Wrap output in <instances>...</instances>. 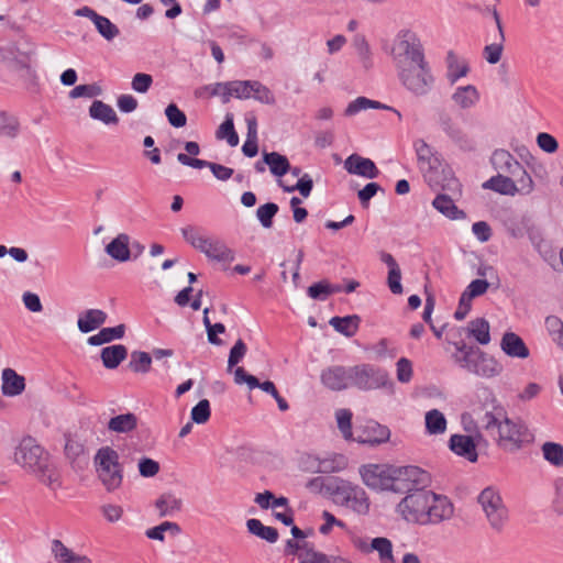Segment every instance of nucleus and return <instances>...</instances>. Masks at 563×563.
Masks as SVG:
<instances>
[{
	"mask_svg": "<svg viewBox=\"0 0 563 563\" xmlns=\"http://www.w3.org/2000/svg\"><path fill=\"white\" fill-rule=\"evenodd\" d=\"M407 478L399 479L397 493L405 494L396 506L397 515L407 523L421 527L438 526L454 517L452 500L437 494L428 486L431 476L428 472L413 465L402 472Z\"/></svg>",
	"mask_w": 563,
	"mask_h": 563,
	"instance_id": "obj_1",
	"label": "nucleus"
},
{
	"mask_svg": "<svg viewBox=\"0 0 563 563\" xmlns=\"http://www.w3.org/2000/svg\"><path fill=\"white\" fill-rule=\"evenodd\" d=\"M490 162L497 175L483 184L489 189L504 196L530 195L534 190V181L526 168L514 155L503 148L494 151Z\"/></svg>",
	"mask_w": 563,
	"mask_h": 563,
	"instance_id": "obj_2",
	"label": "nucleus"
},
{
	"mask_svg": "<svg viewBox=\"0 0 563 563\" xmlns=\"http://www.w3.org/2000/svg\"><path fill=\"white\" fill-rule=\"evenodd\" d=\"M13 462L51 490L62 486V474L56 461L32 437H24L15 446Z\"/></svg>",
	"mask_w": 563,
	"mask_h": 563,
	"instance_id": "obj_3",
	"label": "nucleus"
},
{
	"mask_svg": "<svg viewBox=\"0 0 563 563\" xmlns=\"http://www.w3.org/2000/svg\"><path fill=\"white\" fill-rule=\"evenodd\" d=\"M481 424L504 450L514 451L521 448L526 427L509 419L501 406H495L492 411H486L481 418Z\"/></svg>",
	"mask_w": 563,
	"mask_h": 563,
	"instance_id": "obj_4",
	"label": "nucleus"
},
{
	"mask_svg": "<svg viewBox=\"0 0 563 563\" xmlns=\"http://www.w3.org/2000/svg\"><path fill=\"white\" fill-rule=\"evenodd\" d=\"M396 71L401 86L413 97H427L434 88L435 77L427 58Z\"/></svg>",
	"mask_w": 563,
	"mask_h": 563,
	"instance_id": "obj_5",
	"label": "nucleus"
},
{
	"mask_svg": "<svg viewBox=\"0 0 563 563\" xmlns=\"http://www.w3.org/2000/svg\"><path fill=\"white\" fill-rule=\"evenodd\" d=\"M390 55L396 70L426 59L423 46L410 30H401L393 41Z\"/></svg>",
	"mask_w": 563,
	"mask_h": 563,
	"instance_id": "obj_6",
	"label": "nucleus"
},
{
	"mask_svg": "<svg viewBox=\"0 0 563 563\" xmlns=\"http://www.w3.org/2000/svg\"><path fill=\"white\" fill-rule=\"evenodd\" d=\"M96 471L108 492L118 489L123 479L119 453L111 446L100 448L93 457Z\"/></svg>",
	"mask_w": 563,
	"mask_h": 563,
	"instance_id": "obj_7",
	"label": "nucleus"
},
{
	"mask_svg": "<svg viewBox=\"0 0 563 563\" xmlns=\"http://www.w3.org/2000/svg\"><path fill=\"white\" fill-rule=\"evenodd\" d=\"M405 470H408V466L389 467L386 465L367 464L360 467V475L363 483L372 489L397 493V486L400 484L399 479L407 478L402 474Z\"/></svg>",
	"mask_w": 563,
	"mask_h": 563,
	"instance_id": "obj_8",
	"label": "nucleus"
},
{
	"mask_svg": "<svg viewBox=\"0 0 563 563\" xmlns=\"http://www.w3.org/2000/svg\"><path fill=\"white\" fill-rule=\"evenodd\" d=\"M477 503L489 527L496 532H501L508 522L509 511L499 490L493 486L484 488L477 497Z\"/></svg>",
	"mask_w": 563,
	"mask_h": 563,
	"instance_id": "obj_9",
	"label": "nucleus"
},
{
	"mask_svg": "<svg viewBox=\"0 0 563 563\" xmlns=\"http://www.w3.org/2000/svg\"><path fill=\"white\" fill-rule=\"evenodd\" d=\"M353 387L360 390L393 388L394 383L386 369L363 363L352 366Z\"/></svg>",
	"mask_w": 563,
	"mask_h": 563,
	"instance_id": "obj_10",
	"label": "nucleus"
},
{
	"mask_svg": "<svg viewBox=\"0 0 563 563\" xmlns=\"http://www.w3.org/2000/svg\"><path fill=\"white\" fill-rule=\"evenodd\" d=\"M418 166L429 186L438 184V172L441 168V157L424 140L413 143Z\"/></svg>",
	"mask_w": 563,
	"mask_h": 563,
	"instance_id": "obj_11",
	"label": "nucleus"
},
{
	"mask_svg": "<svg viewBox=\"0 0 563 563\" xmlns=\"http://www.w3.org/2000/svg\"><path fill=\"white\" fill-rule=\"evenodd\" d=\"M334 493L340 496L342 503L353 511L360 515L368 512L369 501L362 487L342 481L336 485Z\"/></svg>",
	"mask_w": 563,
	"mask_h": 563,
	"instance_id": "obj_12",
	"label": "nucleus"
},
{
	"mask_svg": "<svg viewBox=\"0 0 563 563\" xmlns=\"http://www.w3.org/2000/svg\"><path fill=\"white\" fill-rule=\"evenodd\" d=\"M320 379L324 387L333 391H341L353 387L352 366H329L321 372Z\"/></svg>",
	"mask_w": 563,
	"mask_h": 563,
	"instance_id": "obj_13",
	"label": "nucleus"
},
{
	"mask_svg": "<svg viewBox=\"0 0 563 563\" xmlns=\"http://www.w3.org/2000/svg\"><path fill=\"white\" fill-rule=\"evenodd\" d=\"M439 123L442 131L462 150L471 151L474 148L473 141L463 131V129L453 120L449 113H441Z\"/></svg>",
	"mask_w": 563,
	"mask_h": 563,
	"instance_id": "obj_14",
	"label": "nucleus"
},
{
	"mask_svg": "<svg viewBox=\"0 0 563 563\" xmlns=\"http://www.w3.org/2000/svg\"><path fill=\"white\" fill-rule=\"evenodd\" d=\"M344 169L351 175L362 176L373 179L379 174L378 168L371 158L363 157L358 154H351L344 161Z\"/></svg>",
	"mask_w": 563,
	"mask_h": 563,
	"instance_id": "obj_15",
	"label": "nucleus"
},
{
	"mask_svg": "<svg viewBox=\"0 0 563 563\" xmlns=\"http://www.w3.org/2000/svg\"><path fill=\"white\" fill-rule=\"evenodd\" d=\"M344 466L343 456L333 460H320L313 455H306L301 459V467L309 473H332L342 470Z\"/></svg>",
	"mask_w": 563,
	"mask_h": 563,
	"instance_id": "obj_16",
	"label": "nucleus"
},
{
	"mask_svg": "<svg viewBox=\"0 0 563 563\" xmlns=\"http://www.w3.org/2000/svg\"><path fill=\"white\" fill-rule=\"evenodd\" d=\"M503 365L492 355L479 351L470 373L484 378H493L501 374Z\"/></svg>",
	"mask_w": 563,
	"mask_h": 563,
	"instance_id": "obj_17",
	"label": "nucleus"
},
{
	"mask_svg": "<svg viewBox=\"0 0 563 563\" xmlns=\"http://www.w3.org/2000/svg\"><path fill=\"white\" fill-rule=\"evenodd\" d=\"M390 431L387 427L376 421H367L361 433L357 434V442L368 444H379L389 440Z\"/></svg>",
	"mask_w": 563,
	"mask_h": 563,
	"instance_id": "obj_18",
	"label": "nucleus"
},
{
	"mask_svg": "<svg viewBox=\"0 0 563 563\" xmlns=\"http://www.w3.org/2000/svg\"><path fill=\"white\" fill-rule=\"evenodd\" d=\"M500 347L503 352L516 358H528L530 355L529 349L527 347L523 340L515 332H506L500 341Z\"/></svg>",
	"mask_w": 563,
	"mask_h": 563,
	"instance_id": "obj_19",
	"label": "nucleus"
},
{
	"mask_svg": "<svg viewBox=\"0 0 563 563\" xmlns=\"http://www.w3.org/2000/svg\"><path fill=\"white\" fill-rule=\"evenodd\" d=\"M450 449L472 463L477 461L476 445L471 435L453 434L450 438Z\"/></svg>",
	"mask_w": 563,
	"mask_h": 563,
	"instance_id": "obj_20",
	"label": "nucleus"
},
{
	"mask_svg": "<svg viewBox=\"0 0 563 563\" xmlns=\"http://www.w3.org/2000/svg\"><path fill=\"white\" fill-rule=\"evenodd\" d=\"M2 385L1 391L4 396L15 397L21 395L25 389V378L19 375L12 368H4L2 371Z\"/></svg>",
	"mask_w": 563,
	"mask_h": 563,
	"instance_id": "obj_21",
	"label": "nucleus"
},
{
	"mask_svg": "<svg viewBox=\"0 0 563 563\" xmlns=\"http://www.w3.org/2000/svg\"><path fill=\"white\" fill-rule=\"evenodd\" d=\"M445 64L448 69L446 79L451 85H454L470 73L468 63L464 58L459 57L453 51L448 52Z\"/></svg>",
	"mask_w": 563,
	"mask_h": 563,
	"instance_id": "obj_22",
	"label": "nucleus"
},
{
	"mask_svg": "<svg viewBox=\"0 0 563 563\" xmlns=\"http://www.w3.org/2000/svg\"><path fill=\"white\" fill-rule=\"evenodd\" d=\"M234 382L238 385L246 384L250 389L260 388L272 397L277 396V388L271 380L260 383L258 379L245 372L243 367H236L234 371Z\"/></svg>",
	"mask_w": 563,
	"mask_h": 563,
	"instance_id": "obj_23",
	"label": "nucleus"
},
{
	"mask_svg": "<svg viewBox=\"0 0 563 563\" xmlns=\"http://www.w3.org/2000/svg\"><path fill=\"white\" fill-rule=\"evenodd\" d=\"M202 253L209 260L221 263H231L235 258L234 252L219 239H210Z\"/></svg>",
	"mask_w": 563,
	"mask_h": 563,
	"instance_id": "obj_24",
	"label": "nucleus"
},
{
	"mask_svg": "<svg viewBox=\"0 0 563 563\" xmlns=\"http://www.w3.org/2000/svg\"><path fill=\"white\" fill-rule=\"evenodd\" d=\"M456 197L449 195V194H439L432 201V206L443 216H445L449 219L457 220V219H464L465 213L464 211L460 210L454 199Z\"/></svg>",
	"mask_w": 563,
	"mask_h": 563,
	"instance_id": "obj_25",
	"label": "nucleus"
},
{
	"mask_svg": "<svg viewBox=\"0 0 563 563\" xmlns=\"http://www.w3.org/2000/svg\"><path fill=\"white\" fill-rule=\"evenodd\" d=\"M129 244L130 236L125 233H120L106 246L104 251L111 258L123 263L129 261L131 257Z\"/></svg>",
	"mask_w": 563,
	"mask_h": 563,
	"instance_id": "obj_26",
	"label": "nucleus"
},
{
	"mask_svg": "<svg viewBox=\"0 0 563 563\" xmlns=\"http://www.w3.org/2000/svg\"><path fill=\"white\" fill-rule=\"evenodd\" d=\"M367 109H383V110H389L396 113V117H398L399 120H401L402 115L401 113L387 104L380 103L375 100H371L366 97H357L355 100L350 102L344 111L345 115L351 117L355 115L360 111L367 110Z\"/></svg>",
	"mask_w": 563,
	"mask_h": 563,
	"instance_id": "obj_27",
	"label": "nucleus"
},
{
	"mask_svg": "<svg viewBox=\"0 0 563 563\" xmlns=\"http://www.w3.org/2000/svg\"><path fill=\"white\" fill-rule=\"evenodd\" d=\"M455 353L452 355L454 362L463 369L470 373L473 364L475 362L476 356L478 355L481 349L475 346H470L464 342L454 343Z\"/></svg>",
	"mask_w": 563,
	"mask_h": 563,
	"instance_id": "obj_28",
	"label": "nucleus"
},
{
	"mask_svg": "<svg viewBox=\"0 0 563 563\" xmlns=\"http://www.w3.org/2000/svg\"><path fill=\"white\" fill-rule=\"evenodd\" d=\"M107 320V313L100 309H89L78 318L77 325L82 333H89Z\"/></svg>",
	"mask_w": 563,
	"mask_h": 563,
	"instance_id": "obj_29",
	"label": "nucleus"
},
{
	"mask_svg": "<svg viewBox=\"0 0 563 563\" xmlns=\"http://www.w3.org/2000/svg\"><path fill=\"white\" fill-rule=\"evenodd\" d=\"M137 417L133 412L121 413L112 417L107 424L110 432L129 433L136 429Z\"/></svg>",
	"mask_w": 563,
	"mask_h": 563,
	"instance_id": "obj_30",
	"label": "nucleus"
},
{
	"mask_svg": "<svg viewBox=\"0 0 563 563\" xmlns=\"http://www.w3.org/2000/svg\"><path fill=\"white\" fill-rule=\"evenodd\" d=\"M452 100L461 109H470L479 100V92L473 85L457 87L452 95Z\"/></svg>",
	"mask_w": 563,
	"mask_h": 563,
	"instance_id": "obj_31",
	"label": "nucleus"
},
{
	"mask_svg": "<svg viewBox=\"0 0 563 563\" xmlns=\"http://www.w3.org/2000/svg\"><path fill=\"white\" fill-rule=\"evenodd\" d=\"M21 132V123L15 114L0 111V137L15 140Z\"/></svg>",
	"mask_w": 563,
	"mask_h": 563,
	"instance_id": "obj_32",
	"label": "nucleus"
},
{
	"mask_svg": "<svg viewBox=\"0 0 563 563\" xmlns=\"http://www.w3.org/2000/svg\"><path fill=\"white\" fill-rule=\"evenodd\" d=\"M52 552L59 563H91L86 555H78L68 549L60 540H53Z\"/></svg>",
	"mask_w": 563,
	"mask_h": 563,
	"instance_id": "obj_33",
	"label": "nucleus"
},
{
	"mask_svg": "<svg viewBox=\"0 0 563 563\" xmlns=\"http://www.w3.org/2000/svg\"><path fill=\"white\" fill-rule=\"evenodd\" d=\"M89 115L93 120L101 121L104 124H117L119 118L111 106L101 101L95 100L89 107Z\"/></svg>",
	"mask_w": 563,
	"mask_h": 563,
	"instance_id": "obj_34",
	"label": "nucleus"
},
{
	"mask_svg": "<svg viewBox=\"0 0 563 563\" xmlns=\"http://www.w3.org/2000/svg\"><path fill=\"white\" fill-rule=\"evenodd\" d=\"M263 162L269 167V172L275 177H283L290 170V163L285 155L278 152L263 154Z\"/></svg>",
	"mask_w": 563,
	"mask_h": 563,
	"instance_id": "obj_35",
	"label": "nucleus"
},
{
	"mask_svg": "<svg viewBox=\"0 0 563 563\" xmlns=\"http://www.w3.org/2000/svg\"><path fill=\"white\" fill-rule=\"evenodd\" d=\"M155 507L159 517H168L181 509L183 500L173 493H164L156 499Z\"/></svg>",
	"mask_w": 563,
	"mask_h": 563,
	"instance_id": "obj_36",
	"label": "nucleus"
},
{
	"mask_svg": "<svg viewBox=\"0 0 563 563\" xmlns=\"http://www.w3.org/2000/svg\"><path fill=\"white\" fill-rule=\"evenodd\" d=\"M128 350L122 344L111 345L101 350V360L106 368H117L125 360Z\"/></svg>",
	"mask_w": 563,
	"mask_h": 563,
	"instance_id": "obj_37",
	"label": "nucleus"
},
{
	"mask_svg": "<svg viewBox=\"0 0 563 563\" xmlns=\"http://www.w3.org/2000/svg\"><path fill=\"white\" fill-rule=\"evenodd\" d=\"M329 323L336 332L345 335L346 338H351L358 330L360 317L356 314L333 317L330 319Z\"/></svg>",
	"mask_w": 563,
	"mask_h": 563,
	"instance_id": "obj_38",
	"label": "nucleus"
},
{
	"mask_svg": "<svg viewBox=\"0 0 563 563\" xmlns=\"http://www.w3.org/2000/svg\"><path fill=\"white\" fill-rule=\"evenodd\" d=\"M424 423L427 433L431 435L443 434L446 431V418L438 409H431L426 413Z\"/></svg>",
	"mask_w": 563,
	"mask_h": 563,
	"instance_id": "obj_39",
	"label": "nucleus"
},
{
	"mask_svg": "<svg viewBox=\"0 0 563 563\" xmlns=\"http://www.w3.org/2000/svg\"><path fill=\"white\" fill-rule=\"evenodd\" d=\"M124 324H119L113 328H103L99 333L88 338V344L93 346L102 345L113 340L121 339L124 335Z\"/></svg>",
	"mask_w": 563,
	"mask_h": 563,
	"instance_id": "obj_40",
	"label": "nucleus"
},
{
	"mask_svg": "<svg viewBox=\"0 0 563 563\" xmlns=\"http://www.w3.org/2000/svg\"><path fill=\"white\" fill-rule=\"evenodd\" d=\"M246 527L250 533L266 540L267 542L274 543L278 539L277 529L268 526H264L258 519H249Z\"/></svg>",
	"mask_w": 563,
	"mask_h": 563,
	"instance_id": "obj_41",
	"label": "nucleus"
},
{
	"mask_svg": "<svg viewBox=\"0 0 563 563\" xmlns=\"http://www.w3.org/2000/svg\"><path fill=\"white\" fill-rule=\"evenodd\" d=\"M468 333L482 345L490 342L489 323L484 318L472 320L468 324Z\"/></svg>",
	"mask_w": 563,
	"mask_h": 563,
	"instance_id": "obj_42",
	"label": "nucleus"
},
{
	"mask_svg": "<svg viewBox=\"0 0 563 563\" xmlns=\"http://www.w3.org/2000/svg\"><path fill=\"white\" fill-rule=\"evenodd\" d=\"M438 181L432 187H441L442 190L454 197L462 195L461 184L451 169H442V178L438 177Z\"/></svg>",
	"mask_w": 563,
	"mask_h": 563,
	"instance_id": "obj_43",
	"label": "nucleus"
},
{
	"mask_svg": "<svg viewBox=\"0 0 563 563\" xmlns=\"http://www.w3.org/2000/svg\"><path fill=\"white\" fill-rule=\"evenodd\" d=\"M371 551H377L380 563H395L393 543L384 537L374 538L371 542Z\"/></svg>",
	"mask_w": 563,
	"mask_h": 563,
	"instance_id": "obj_44",
	"label": "nucleus"
},
{
	"mask_svg": "<svg viewBox=\"0 0 563 563\" xmlns=\"http://www.w3.org/2000/svg\"><path fill=\"white\" fill-rule=\"evenodd\" d=\"M252 80H232L229 81V91L225 92L224 103H228L231 97L238 99H250Z\"/></svg>",
	"mask_w": 563,
	"mask_h": 563,
	"instance_id": "obj_45",
	"label": "nucleus"
},
{
	"mask_svg": "<svg viewBox=\"0 0 563 563\" xmlns=\"http://www.w3.org/2000/svg\"><path fill=\"white\" fill-rule=\"evenodd\" d=\"M352 45L355 48L356 54L361 63L363 64L364 68L368 69L369 67H372V52L365 35H354Z\"/></svg>",
	"mask_w": 563,
	"mask_h": 563,
	"instance_id": "obj_46",
	"label": "nucleus"
},
{
	"mask_svg": "<svg viewBox=\"0 0 563 563\" xmlns=\"http://www.w3.org/2000/svg\"><path fill=\"white\" fill-rule=\"evenodd\" d=\"M541 450L545 461L556 467L563 466L562 444L555 442H544Z\"/></svg>",
	"mask_w": 563,
	"mask_h": 563,
	"instance_id": "obj_47",
	"label": "nucleus"
},
{
	"mask_svg": "<svg viewBox=\"0 0 563 563\" xmlns=\"http://www.w3.org/2000/svg\"><path fill=\"white\" fill-rule=\"evenodd\" d=\"M152 365L151 354L142 351H133L131 353V360L129 367L134 373L146 374L150 372Z\"/></svg>",
	"mask_w": 563,
	"mask_h": 563,
	"instance_id": "obj_48",
	"label": "nucleus"
},
{
	"mask_svg": "<svg viewBox=\"0 0 563 563\" xmlns=\"http://www.w3.org/2000/svg\"><path fill=\"white\" fill-rule=\"evenodd\" d=\"M251 98L263 104L273 106L276 103L273 91L258 80H252Z\"/></svg>",
	"mask_w": 563,
	"mask_h": 563,
	"instance_id": "obj_49",
	"label": "nucleus"
},
{
	"mask_svg": "<svg viewBox=\"0 0 563 563\" xmlns=\"http://www.w3.org/2000/svg\"><path fill=\"white\" fill-rule=\"evenodd\" d=\"M279 208L275 202H267L260 206L256 210V217L265 229L273 227V219L277 214Z\"/></svg>",
	"mask_w": 563,
	"mask_h": 563,
	"instance_id": "obj_50",
	"label": "nucleus"
},
{
	"mask_svg": "<svg viewBox=\"0 0 563 563\" xmlns=\"http://www.w3.org/2000/svg\"><path fill=\"white\" fill-rule=\"evenodd\" d=\"M93 24L98 33L107 41H112L120 34L119 27L103 15H99Z\"/></svg>",
	"mask_w": 563,
	"mask_h": 563,
	"instance_id": "obj_51",
	"label": "nucleus"
},
{
	"mask_svg": "<svg viewBox=\"0 0 563 563\" xmlns=\"http://www.w3.org/2000/svg\"><path fill=\"white\" fill-rule=\"evenodd\" d=\"M505 35L503 37L496 36V41L492 44H488L483 49L484 58L489 64H497L503 55L504 51V43H505Z\"/></svg>",
	"mask_w": 563,
	"mask_h": 563,
	"instance_id": "obj_52",
	"label": "nucleus"
},
{
	"mask_svg": "<svg viewBox=\"0 0 563 563\" xmlns=\"http://www.w3.org/2000/svg\"><path fill=\"white\" fill-rule=\"evenodd\" d=\"M336 423L345 440H352V412L349 409H339L335 412Z\"/></svg>",
	"mask_w": 563,
	"mask_h": 563,
	"instance_id": "obj_53",
	"label": "nucleus"
},
{
	"mask_svg": "<svg viewBox=\"0 0 563 563\" xmlns=\"http://www.w3.org/2000/svg\"><path fill=\"white\" fill-rule=\"evenodd\" d=\"M279 186L284 189L286 192H292L295 190H298L300 195L305 198H307L312 190L313 181L310 175L303 174L296 185L294 186H284L282 180L278 181Z\"/></svg>",
	"mask_w": 563,
	"mask_h": 563,
	"instance_id": "obj_54",
	"label": "nucleus"
},
{
	"mask_svg": "<svg viewBox=\"0 0 563 563\" xmlns=\"http://www.w3.org/2000/svg\"><path fill=\"white\" fill-rule=\"evenodd\" d=\"M210 404L207 399H201L192 409H191V421L198 424L206 423L210 418Z\"/></svg>",
	"mask_w": 563,
	"mask_h": 563,
	"instance_id": "obj_55",
	"label": "nucleus"
},
{
	"mask_svg": "<svg viewBox=\"0 0 563 563\" xmlns=\"http://www.w3.org/2000/svg\"><path fill=\"white\" fill-rule=\"evenodd\" d=\"M165 115L174 128H183L187 123L186 114L175 104L170 103L165 109Z\"/></svg>",
	"mask_w": 563,
	"mask_h": 563,
	"instance_id": "obj_56",
	"label": "nucleus"
},
{
	"mask_svg": "<svg viewBox=\"0 0 563 563\" xmlns=\"http://www.w3.org/2000/svg\"><path fill=\"white\" fill-rule=\"evenodd\" d=\"M101 93L102 89L97 84L79 85L76 86L73 90H70L69 97L71 99H77L81 97L93 98L100 96Z\"/></svg>",
	"mask_w": 563,
	"mask_h": 563,
	"instance_id": "obj_57",
	"label": "nucleus"
},
{
	"mask_svg": "<svg viewBox=\"0 0 563 563\" xmlns=\"http://www.w3.org/2000/svg\"><path fill=\"white\" fill-rule=\"evenodd\" d=\"M396 374L399 383L407 384L412 378V363L406 357H401L396 363Z\"/></svg>",
	"mask_w": 563,
	"mask_h": 563,
	"instance_id": "obj_58",
	"label": "nucleus"
},
{
	"mask_svg": "<svg viewBox=\"0 0 563 563\" xmlns=\"http://www.w3.org/2000/svg\"><path fill=\"white\" fill-rule=\"evenodd\" d=\"M246 345L242 339H239L230 350L228 358V369L239 364L246 353Z\"/></svg>",
	"mask_w": 563,
	"mask_h": 563,
	"instance_id": "obj_59",
	"label": "nucleus"
},
{
	"mask_svg": "<svg viewBox=\"0 0 563 563\" xmlns=\"http://www.w3.org/2000/svg\"><path fill=\"white\" fill-rule=\"evenodd\" d=\"M153 84V77L148 74L137 73L132 78V89L139 93H145L148 91Z\"/></svg>",
	"mask_w": 563,
	"mask_h": 563,
	"instance_id": "obj_60",
	"label": "nucleus"
},
{
	"mask_svg": "<svg viewBox=\"0 0 563 563\" xmlns=\"http://www.w3.org/2000/svg\"><path fill=\"white\" fill-rule=\"evenodd\" d=\"M372 351L377 358H393L397 353L395 347H390V343L387 339H380L372 346Z\"/></svg>",
	"mask_w": 563,
	"mask_h": 563,
	"instance_id": "obj_61",
	"label": "nucleus"
},
{
	"mask_svg": "<svg viewBox=\"0 0 563 563\" xmlns=\"http://www.w3.org/2000/svg\"><path fill=\"white\" fill-rule=\"evenodd\" d=\"M300 563H330L328 556L321 552H317L312 549H303L299 553Z\"/></svg>",
	"mask_w": 563,
	"mask_h": 563,
	"instance_id": "obj_62",
	"label": "nucleus"
},
{
	"mask_svg": "<svg viewBox=\"0 0 563 563\" xmlns=\"http://www.w3.org/2000/svg\"><path fill=\"white\" fill-rule=\"evenodd\" d=\"M139 472L143 477H153L159 472V464L148 457H143L139 462Z\"/></svg>",
	"mask_w": 563,
	"mask_h": 563,
	"instance_id": "obj_63",
	"label": "nucleus"
},
{
	"mask_svg": "<svg viewBox=\"0 0 563 563\" xmlns=\"http://www.w3.org/2000/svg\"><path fill=\"white\" fill-rule=\"evenodd\" d=\"M537 143L539 147L547 153H554L558 147V141L549 133L542 132L537 136Z\"/></svg>",
	"mask_w": 563,
	"mask_h": 563,
	"instance_id": "obj_64",
	"label": "nucleus"
}]
</instances>
